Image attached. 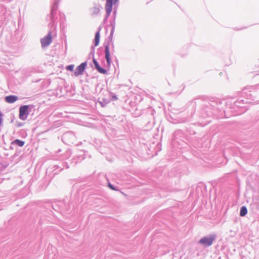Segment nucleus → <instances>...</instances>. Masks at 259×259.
I'll use <instances>...</instances> for the list:
<instances>
[{
    "mask_svg": "<svg viewBox=\"0 0 259 259\" xmlns=\"http://www.w3.org/2000/svg\"><path fill=\"white\" fill-rule=\"evenodd\" d=\"M215 235H211L209 236L204 237L202 238L199 241V243L201 244H202L204 246H210L213 241L215 240Z\"/></svg>",
    "mask_w": 259,
    "mask_h": 259,
    "instance_id": "nucleus-1",
    "label": "nucleus"
},
{
    "mask_svg": "<svg viewBox=\"0 0 259 259\" xmlns=\"http://www.w3.org/2000/svg\"><path fill=\"white\" fill-rule=\"evenodd\" d=\"M29 106L28 105H24L21 106L19 108V118L23 120H25L27 117L28 115L29 114L28 112Z\"/></svg>",
    "mask_w": 259,
    "mask_h": 259,
    "instance_id": "nucleus-2",
    "label": "nucleus"
},
{
    "mask_svg": "<svg viewBox=\"0 0 259 259\" xmlns=\"http://www.w3.org/2000/svg\"><path fill=\"white\" fill-rule=\"evenodd\" d=\"M118 0H106L105 10L107 16H109L112 12L113 2L115 3Z\"/></svg>",
    "mask_w": 259,
    "mask_h": 259,
    "instance_id": "nucleus-3",
    "label": "nucleus"
},
{
    "mask_svg": "<svg viewBox=\"0 0 259 259\" xmlns=\"http://www.w3.org/2000/svg\"><path fill=\"white\" fill-rule=\"evenodd\" d=\"M87 66V63L83 62L80 64L79 66H78L74 72V75L76 76H77L79 75H81L83 73V71L85 70V68Z\"/></svg>",
    "mask_w": 259,
    "mask_h": 259,
    "instance_id": "nucleus-4",
    "label": "nucleus"
},
{
    "mask_svg": "<svg viewBox=\"0 0 259 259\" xmlns=\"http://www.w3.org/2000/svg\"><path fill=\"white\" fill-rule=\"evenodd\" d=\"M52 42V36L51 33H49L46 36L41 39L42 47L49 46Z\"/></svg>",
    "mask_w": 259,
    "mask_h": 259,
    "instance_id": "nucleus-5",
    "label": "nucleus"
},
{
    "mask_svg": "<svg viewBox=\"0 0 259 259\" xmlns=\"http://www.w3.org/2000/svg\"><path fill=\"white\" fill-rule=\"evenodd\" d=\"M105 57L107 62L108 66H110L111 61L110 59V51L109 50V48L108 46H106L105 47Z\"/></svg>",
    "mask_w": 259,
    "mask_h": 259,
    "instance_id": "nucleus-6",
    "label": "nucleus"
},
{
    "mask_svg": "<svg viewBox=\"0 0 259 259\" xmlns=\"http://www.w3.org/2000/svg\"><path fill=\"white\" fill-rule=\"evenodd\" d=\"M93 63H94V64L95 66V68H96V69L98 70V71L101 73H102V74H106L107 73V71L105 69L101 68L98 62L96 61V60L95 59H94L93 60Z\"/></svg>",
    "mask_w": 259,
    "mask_h": 259,
    "instance_id": "nucleus-7",
    "label": "nucleus"
},
{
    "mask_svg": "<svg viewBox=\"0 0 259 259\" xmlns=\"http://www.w3.org/2000/svg\"><path fill=\"white\" fill-rule=\"evenodd\" d=\"M18 100V97L16 96H9L5 98V100L7 103H13Z\"/></svg>",
    "mask_w": 259,
    "mask_h": 259,
    "instance_id": "nucleus-8",
    "label": "nucleus"
},
{
    "mask_svg": "<svg viewBox=\"0 0 259 259\" xmlns=\"http://www.w3.org/2000/svg\"><path fill=\"white\" fill-rule=\"evenodd\" d=\"M100 36V32L98 31L97 32H96V33L95 34V46H97L99 44Z\"/></svg>",
    "mask_w": 259,
    "mask_h": 259,
    "instance_id": "nucleus-9",
    "label": "nucleus"
},
{
    "mask_svg": "<svg viewBox=\"0 0 259 259\" xmlns=\"http://www.w3.org/2000/svg\"><path fill=\"white\" fill-rule=\"evenodd\" d=\"M247 212V210L246 207L245 206H242L240 209V215L241 217H243L246 214Z\"/></svg>",
    "mask_w": 259,
    "mask_h": 259,
    "instance_id": "nucleus-10",
    "label": "nucleus"
},
{
    "mask_svg": "<svg viewBox=\"0 0 259 259\" xmlns=\"http://www.w3.org/2000/svg\"><path fill=\"white\" fill-rule=\"evenodd\" d=\"M13 143L17 144L18 146L20 147H22L24 145V142L21 141L18 139L15 140L13 142Z\"/></svg>",
    "mask_w": 259,
    "mask_h": 259,
    "instance_id": "nucleus-11",
    "label": "nucleus"
},
{
    "mask_svg": "<svg viewBox=\"0 0 259 259\" xmlns=\"http://www.w3.org/2000/svg\"><path fill=\"white\" fill-rule=\"evenodd\" d=\"M74 65H70L66 67V69L68 70L72 71L74 69Z\"/></svg>",
    "mask_w": 259,
    "mask_h": 259,
    "instance_id": "nucleus-12",
    "label": "nucleus"
},
{
    "mask_svg": "<svg viewBox=\"0 0 259 259\" xmlns=\"http://www.w3.org/2000/svg\"><path fill=\"white\" fill-rule=\"evenodd\" d=\"M117 99H118V98L116 96H115V95L112 96V101L116 100Z\"/></svg>",
    "mask_w": 259,
    "mask_h": 259,
    "instance_id": "nucleus-13",
    "label": "nucleus"
},
{
    "mask_svg": "<svg viewBox=\"0 0 259 259\" xmlns=\"http://www.w3.org/2000/svg\"><path fill=\"white\" fill-rule=\"evenodd\" d=\"M109 187H110L111 189H113V190H115V189L113 187V186H112L111 184H109Z\"/></svg>",
    "mask_w": 259,
    "mask_h": 259,
    "instance_id": "nucleus-14",
    "label": "nucleus"
}]
</instances>
